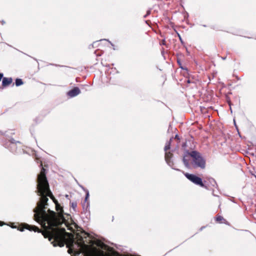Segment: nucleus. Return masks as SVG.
Segmentation results:
<instances>
[{
	"instance_id": "obj_6",
	"label": "nucleus",
	"mask_w": 256,
	"mask_h": 256,
	"mask_svg": "<svg viewBox=\"0 0 256 256\" xmlns=\"http://www.w3.org/2000/svg\"><path fill=\"white\" fill-rule=\"evenodd\" d=\"M80 92V88L78 87H74L68 92V94L69 96L72 98L78 95Z\"/></svg>"
},
{
	"instance_id": "obj_14",
	"label": "nucleus",
	"mask_w": 256,
	"mask_h": 256,
	"mask_svg": "<svg viewBox=\"0 0 256 256\" xmlns=\"http://www.w3.org/2000/svg\"><path fill=\"white\" fill-rule=\"evenodd\" d=\"M88 202H87L86 203H84V201L82 202V206L84 208H86L88 206Z\"/></svg>"
},
{
	"instance_id": "obj_22",
	"label": "nucleus",
	"mask_w": 256,
	"mask_h": 256,
	"mask_svg": "<svg viewBox=\"0 0 256 256\" xmlns=\"http://www.w3.org/2000/svg\"><path fill=\"white\" fill-rule=\"evenodd\" d=\"M92 240H90V243H92Z\"/></svg>"
},
{
	"instance_id": "obj_19",
	"label": "nucleus",
	"mask_w": 256,
	"mask_h": 256,
	"mask_svg": "<svg viewBox=\"0 0 256 256\" xmlns=\"http://www.w3.org/2000/svg\"><path fill=\"white\" fill-rule=\"evenodd\" d=\"M178 63L179 64L180 66V67L182 68V69H184V70H186V68H183L182 66H180V62L178 60Z\"/></svg>"
},
{
	"instance_id": "obj_9",
	"label": "nucleus",
	"mask_w": 256,
	"mask_h": 256,
	"mask_svg": "<svg viewBox=\"0 0 256 256\" xmlns=\"http://www.w3.org/2000/svg\"><path fill=\"white\" fill-rule=\"evenodd\" d=\"M56 210L57 211H60L58 214H56L57 216H60L62 215L63 216V210L62 208L59 204V206H58V208L56 207Z\"/></svg>"
},
{
	"instance_id": "obj_17",
	"label": "nucleus",
	"mask_w": 256,
	"mask_h": 256,
	"mask_svg": "<svg viewBox=\"0 0 256 256\" xmlns=\"http://www.w3.org/2000/svg\"><path fill=\"white\" fill-rule=\"evenodd\" d=\"M10 142L12 144H16V142H15V140H14V139H12L10 140Z\"/></svg>"
},
{
	"instance_id": "obj_16",
	"label": "nucleus",
	"mask_w": 256,
	"mask_h": 256,
	"mask_svg": "<svg viewBox=\"0 0 256 256\" xmlns=\"http://www.w3.org/2000/svg\"><path fill=\"white\" fill-rule=\"evenodd\" d=\"M160 45H166V42L164 40H162L160 42Z\"/></svg>"
},
{
	"instance_id": "obj_12",
	"label": "nucleus",
	"mask_w": 256,
	"mask_h": 256,
	"mask_svg": "<svg viewBox=\"0 0 256 256\" xmlns=\"http://www.w3.org/2000/svg\"><path fill=\"white\" fill-rule=\"evenodd\" d=\"M182 161H183V162L184 164V166L186 167V168H188L189 167V162H188V160H187L186 157H184L183 158V160H182Z\"/></svg>"
},
{
	"instance_id": "obj_20",
	"label": "nucleus",
	"mask_w": 256,
	"mask_h": 256,
	"mask_svg": "<svg viewBox=\"0 0 256 256\" xmlns=\"http://www.w3.org/2000/svg\"><path fill=\"white\" fill-rule=\"evenodd\" d=\"M186 82H187V83H188V84H190V80H187Z\"/></svg>"
},
{
	"instance_id": "obj_7",
	"label": "nucleus",
	"mask_w": 256,
	"mask_h": 256,
	"mask_svg": "<svg viewBox=\"0 0 256 256\" xmlns=\"http://www.w3.org/2000/svg\"><path fill=\"white\" fill-rule=\"evenodd\" d=\"M216 222L220 224H227V220L224 219L222 216L220 215H217L216 218Z\"/></svg>"
},
{
	"instance_id": "obj_5",
	"label": "nucleus",
	"mask_w": 256,
	"mask_h": 256,
	"mask_svg": "<svg viewBox=\"0 0 256 256\" xmlns=\"http://www.w3.org/2000/svg\"><path fill=\"white\" fill-rule=\"evenodd\" d=\"M12 82V78H3V74L0 73V89L10 86Z\"/></svg>"
},
{
	"instance_id": "obj_3",
	"label": "nucleus",
	"mask_w": 256,
	"mask_h": 256,
	"mask_svg": "<svg viewBox=\"0 0 256 256\" xmlns=\"http://www.w3.org/2000/svg\"><path fill=\"white\" fill-rule=\"evenodd\" d=\"M189 156L194 159V162L197 166L202 168H205L206 162L204 158L200 156V154L196 151H192L188 152Z\"/></svg>"
},
{
	"instance_id": "obj_11",
	"label": "nucleus",
	"mask_w": 256,
	"mask_h": 256,
	"mask_svg": "<svg viewBox=\"0 0 256 256\" xmlns=\"http://www.w3.org/2000/svg\"><path fill=\"white\" fill-rule=\"evenodd\" d=\"M23 83L22 80L20 78H16V85L17 86L22 85Z\"/></svg>"
},
{
	"instance_id": "obj_13",
	"label": "nucleus",
	"mask_w": 256,
	"mask_h": 256,
	"mask_svg": "<svg viewBox=\"0 0 256 256\" xmlns=\"http://www.w3.org/2000/svg\"><path fill=\"white\" fill-rule=\"evenodd\" d=\"M70 206L73 210L76 211V208L77 207V202H72L70 203Z\"/></svg>"
},
{
	"instance_id": "obj_10",
	"label": "nucleus",
	"mask_w": 256,
	"mask_h": 256,
	"mask_svg": "<svg viewBox=\"0 0 256 256\" xmlns=\"http://www.w3.org/2000/svg\"><path fill=\"white\" fill-rule=\"evenodd\" d=\"M172 138H170L169 140V142H168L166 144V145L165 146H164V150L166 152H167L168 150H170V143H171V141L172 140Z\"/></svg>"
},
{
	"instance_id": "obj_2",
	"label": "nucleus",
	"mask_w": 256,
	"mask_h": 256,
	"mask_svg": "<svg viewBox=\"0 0 256 256\" xmlns=\"http://www.w3.org/2000/svg\"><path fill=\"white\" fill-rule=\"evenodd\" d=\"M40 166H42V168L40 173L38 175L36 188L49 184L46 176V170L42 166V161L40 162Z\"/></svg>"
},
{
	"instance_id": "obj_4",
	"label": "nucleus",
	"mask_w": 256,
	"mask_h": 256,
	"mask_svg": "<svg viewBox=\"0 0 256 256\" xmlns=\"http://www.w3.org/2000/svg\"><path fill=\"white\" fill-rule=\"evenodd\" d=\"M184 175L188 180H190L195 184L199 186L206 189H208V186L203 182L202 179L200 178L194 174H190L187 172L184 173Z\"/></svg>"
},
{
	"instance_id": "obj_1",
	"label": "nucleus",
	"mask_w": 256,
	"mask_h": 256,
	"mask_svg": "<svg viewBox=\"0 0 256 256\" xmlns=\"http://www.w3.org/2000/svg\"><path fill=\"white\" fill-rule=\"evenodd\" d=\"M36 192L40 197L36 206L34 210V219L38 222H41L44 230H42L35 226H31L27 224H23L19 226L18 230L22 232L24 229H27L30 231L41 232L44 238H48L49 241L51 242L54 246L62 247L67 242L72 243L73 235L67 232L64 228L58 227L65 221L64 216L61 215L57 216L56 214L50 209L46 210L48 205V196L52 200L57 208L59 206L58 200L55 198L50 190L49 184L37 188Z\"/></svg>"
},
{
	"instance_id": "obj_21",
	"label": "nucleus",
	"mask_w": 256,
	"mask_h": 256,
	"mask_svg": "<svg viewBox=\"0 0 256 256\" xmlns=\"http://www.w3.org/2000/svg\"><path fill=\"white\" fill-rule=\"evenodd\" d=\"M175 138H178V136H176Z\"/></svg>"
},
{
	"instance_id": "obj_18",
	"label": "nucleus",
	"mask_w": 256,
	"mask_h": 256,
	"mask_svg": "<svg viewBox=\"0 0 256 256\" xmlns=\"http://www.w3.org/2000/svg\"><path fill=\"white\" fill-rule=\"evenodd\" d=\"M5 224V223L3 222L0 221V226H2Z\"/></svg>"
},
{
	"instance_id": "obj_8",
	"label": "nucleus",
	"mask_w": 256,
	"mask_h": 256,
	"mask_svg": "<svg viewBox=\"0 0 256 256\" xmlns=\"http://www.w3.org/2000/svg\"><path fill=\"white\" fill-rule=\"evenodd\" d=\"M172 153H171L170 152H166L165 160L168 164H169V162H170V158H172Z\"/></svg>"
},
{
	"instance_id": "obj_15",
	"label": "nucleus",
	"mask_w": 256,
	"mask_h": 256,
	"mask_svg": "<svg viewBox=\"0 0 256 256\" xmlns=\"http://www.w3.org/2000/svg\"><path fill=\"white\" fill-rule=\"evenodd\" d=\"M88 197H89V194H88V193H87L86 196V198L84 200V203L87 202Z\"/></svg>"
}]
</instances>
